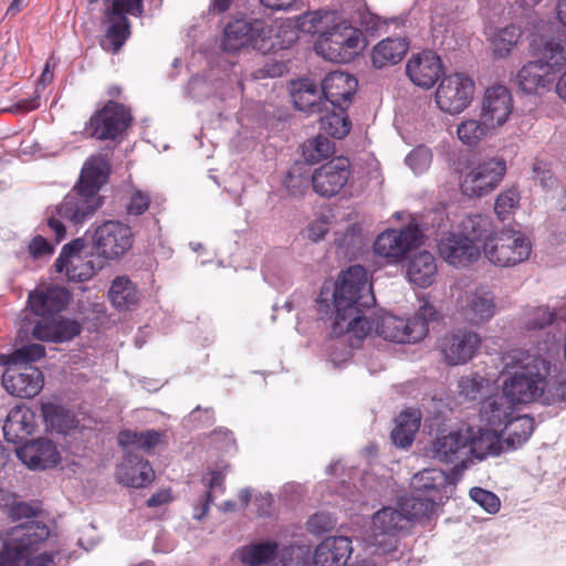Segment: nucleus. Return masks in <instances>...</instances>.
Masks as SVG:
<instances>
[{
	"mask_svg": "<svg viewBox=\"0 0 566 566\" xmlns=\"http://www.w3.org/2000/svg\"><path fill=\"white\" fill-rule=\"evenodd\" d=\"M422 233L417 224L381 232L375 243L374 251L389 263H398L408 252L421 243Z\"/></svg>",
	"mask_w": 566,
	"mask_h": 566,
	"instance_id": "obj_10",
	"label": "nucleus"
},
{
	"mask_svg": "<svg viewBox=\"0 0 566 566\" xmlns=\"http://www.w3.org/2000/svg\"><path fill=\"white\" fill-rule=\"evenodd\" d=\"M81 331L82 326L77 321L59 317L40 321L33 327L32 335L42 342L63 343L73 339Z\"/></svg>",
	"mask_w": 566,
	"mask_h": 566,
	"instance_id": "obj_27",
	"label": "nucleus"
},
{
	"mask_svg": "<svg viewBox=\"0 0 566 566\" xmlns=\"http://www.w3.org/2000/svg\"><path fill=\"white\" fill-rule=\"evenodd\" d=\"M210 480L208 484V490L202 495L199 504L196 506V511L200 509L199 513H195V518L201 520L209 512L210 504L213 502L212 490L219 489L220 491H224V475L219 471H212L210 473Z\"/></svg>",
	"mask_w": 566,
	"mask_h": 566,
	"instance_id": "obj_56",
	"label": "nucleus"
},
{
	"mask_svg": "<svg viewBox=\"0 0 566 566\" xmlns=\"http://www.w3.org/2000/svg\"><path fill=\"white\" fill-rule=\"evenodd\" d=\"M70 300L71 294L69 290L63 286L51 285L31 292L28 297V304L36 316L46 319L49 316L64 311Z\"/></svg>",
	"mask_w": 566,
	"mask_h": 566,
	"instance_id": "obj_22",
	"label": "nucleus"
},
{
	"mask_svg": "<svg viewBox=\"0 0 566 566\" xmlns=\"http://www.w3.org/2000/svg\"><path fill=\"white\" fill-rule=\"evenodd\" d=\"M375 295L364 266L352 265L340 272L335 283L333 304L335 317L333 333H354L358 338L369 334L373 324L364 316V308L375 304Z\"/></svg>",
	"mask_w": 566,
	"mask_h": 566,
	"instance_id": "obj_1",
	"label": "nucleus"
},
{
	"mask_svg": "<svg viewBox=\"0 0 566 566\" xmlns=\"http://www.w3.org/2000/svg\"><path fill=\"white\" fill-rule=\"evenodd\" d=\"M520 202V193L515 188L502 191L494 206V211L501 220H505L510 214L514 213Z\"/></svg>",
	"mask_w": 566,
	"mask_h": 566,
	"instance_id": "obj_55",
	"label": "nucleus"
},
{
	"mask_svg": "<svg viewBox=\"0 0 566 566\" xmlns=\"http://www.w3.org/2000/svg\"><path fill=\"white\" fill-rule=\"evenodd\" d=\"M408 48L409 43L403 38H386L373 49V65L376 69L396 65L403 59Z\"/></svg>",
	"mask_w": 566,
	"mask_h": 566,
	"instance_id": "obj_33",
	"label": "nucleus"
},
{
	"mask_svg": "<svg viewBox=\"0 0 566 566\" xmlns=\"http://www.w3.org/2000/svg\"><path fill=\"white\" fill-rule=\"evenodd\" d=\"M552 73H517V84L526 94H541L552 83L548 78Z\"/></svg>",
	"mask_w": 566,
	"mask_h": 566,
	"instance_id": "obj_53",
	"label": "nucleus"
},
{
	"mask_svg": "<svg viewBox=\"0 0 566 566\" xmlns=\"http://www.w3.org/2000/svg\"><path fill=\"white\" fill-rule=\"evenodd\" d=\"M6 370L2 375V385L12 396L19 398H33L44 386L42 371L29 364H2Z\"/></svg>",
	"mask_w": 566,
	"mask_h": 566,
	"instance_id": "obj_14",
	"label": "nucleus"
},
{
	"mask_svg": "<svg viewBox=\"0 0 566 566\" xmlns=\"http://www.w3.org/2000/svg\"><path fill=\"white\" fill-rule=\"evenodd\" d=\"M480 345L479 334L462 328L446 334L439 342L440 352L450 366L470 361L478 353Z\"/></svg>",
	"mask_w": 566,
	"mask_h": 566,
	"instance_id": "obj_15",
	"label": "nucleus"
},
{
	"mask_svg": "<svg viewBox=\"0 0 566 566\" xmlns=\"http://www.w3.org/2000/svg\"><path fill=\"white\" fill-rule=\"evenodd\" d=\"M352 554V541L346 536H334L317 545L313 560L317 566H347Z\"/></svg>",
	"mask_w": 566,
	"mask_h": 566,
	"instance_id": "obj_26",
	"label": "nucleus"
},
{
	"mask_svg": "<svg viewBox=\"0 0 566 566\" xmlns=\"http://www.w3.org/2000/svg\"><path fill=\"white\" fill-rule=\"evenodd\" d=\"M548 399L552 403H564L566 406V377H560L554 381L548 389Z\"/></svg>",
	"mask_w": 566,
	"mask_h": 566,
	"instance_id": "obj_64",
	"label": "nucleus"
},
{
	"mask_svg": "<svg viewBox=\"0 0 566 566\" xmlns=\"http://www.w3.org/2000/svg\"><path fill=\"white\" fill-rule=\"evenodd\" d=\"M290 95L294 107L307 115L322 113L327 107L322 84L307 75L290 82Z\"/></svg>",
	"mask_w": 566,
	"mask_h": 566,
	"instance_id": "obj_21",
	"label": "nucleus"
},
{
	"mask_svg": "<svg viewBox=\"0 0 566 566\" xmlns=\"http://www.w3.org/2000/svg\"><path fill=\"white\" fill-rule=\"evenodd\" d=\"M421 416L417 410H405L396 418V426L391 431L392 442L400 447H409L419 430Z\"/></svg>",
	"mask_w": 566,
	"mask_h": 566,
	"instance_id": "obj_40",
	"label": "nucleus"
},
{
	"mask_svg": "<svg viewBox=\"0 0 566 566\" xmlns=\"http://www.w3.org/2000/svg\"><path fill=\"white\" fill-rule=\"evenodd\" d=\"M101 206L99 196L90 195L74 187L56 207V214L73 224H82L91 219Z\"/></svg>",
	"mask_w": 566,
	"mask_h": 566,
	"instance_id": "obj_20",
	"label": "nucleus"
},
{
	"mask_svg": "<svg viewBox=\"0 0 566 566\" xmlns=\"http://www.w3.org/2000/svg\"><path fill=\"white\" fill-rule=\"evenodd\" d=\"M376 333L394 343H417L426 337V329L420 321L401 318L391 314L380 316L376 322Z\"/></svg>",
	"mask_w": 566,
	"mask_h": 566,
	"instance_id": "obj_17",
	"label": "nucleus"
},
{
	"mask_svg": "<svg viewBox=\"0 0 566 566\" xmlns=\"http://www.w3.org/2000/svg\"><path fill=\"white\" fill-rule=\"evenodd\" d=\"M468 449L465 431H453L436 439L432 446L434 458L447 463H453L460 459Z\"/></svg>",
	"mask_w": 566,
	"mask_h": 566,
	"instance_id": "obj_35",
	"label": "nucleus"
},
{
	"mask_svg": "<svg viewBox=\"0 0 566 566\" xmlns=\"http://www.w3.org/2000/svg\"><path fill=\"white\" fill-rule=\"evenodd\" d=\"M45 355V348L41 344H28L8 356H0V364H29L39 360Z\"/></svg>",
	"mask_w": 566,
	"mask_h": 566,
	"instance_id": "obj_51",
	"label": "nucleus"
},
{
	"mask_svg": "<svg viewBox=\"0 0 566 566\" xmlns=\"http://www.w3.org/2000/svg\"><path fill=\"white\" fill-rule=\"evenodd\" d=\"M437 262L428 251L416 253L408 262L407 274L411 283L419 287L430 286L437 275Z\"/></svg>",
	"mask_w": 566,
	"mask_h": 566,
	"instance_id": "obj_34",
	"label": "nucleus"
},
{
	"mask_svg": "<svg viewBox=\"0 0 566 566\" xmlns=\"http://www.w3.org/2000/svg\"><path fill=\"white\" fill-rule=\"evenodd\" d=\"M326 104L349 106L358 87V80L352 73H327L322 80Z\"/></svg>",
	"mask_w": 566,
	"mask_h": 566,
	"instance_id": "obj_25",
	"label": "nucleus"
},
{
	"mask_svg": "<svg viewBox=\"0 0 566 566\" xmlns=\"http://www.w3.org/2000/svg\"><path fill=\"white\" fill-rule=\"evenodd\" d=\"M566 62V50L559 43L547 42L533 53L530 61V67H548L553 71L555 67H562Z\"/></svg>",
	"mask_w": 566,
	"mask_h": 566,
	"instance_id": "obj_43",
	"label": "nucleus"
},
{
	"mask_svg": "<svg viewBox=\"0 0 566 566\" xmlns=\"http://www.w3.org/2000/svg\"><path fill=\"white\" fill-rule=\"evenodd\" d=\"M149 205V195L139 189H135L128 197L125 205L126 213L129 216H140L148 210Z\"/></svg>",
	"mask_w": 566,
	"mask_h": 566,
	"instance_id": "obj_61",
	"label": "nucleus"
},
{
	"mask_svg": "<svg viewBox=\"0 0 566 566\" xmlns=\"http://www.w3.org/2000/svg\"><path fill=\"white\" fill-rule=\"evenodd\" d=\"M439 255L454 268L468 266L480 256V248L459 232H446L438 242Z\"/></svg>",
	"mask_w": 566,
	"mask_h": 566,
	"instance_id": "obj_18",
	"label": "nucleus"
},
{
	"mask_svg": "<svg viewBox=\"0 0 566 566\" xmlns=\"http://www.w3.org/2000/svg\"><path fill=\"white\" fill-rule=\"evenodd\" d=\"M277 553L276 543H259L243 547L239 552L240 560L248 566H260L275 558Z\"/></svg>",
	"mask_w": 566,
	"mask_h": 566,
	"instance_id": "obj_46",
	"label": "nucleus"
},
{
	"mask_svg": "<svg viewBox=\"0 0 566 566\" xmlns=\"http://www.w3.org/2000/svg\"><path fill=\"white\" fill-rule=\"evenodd\" d=\"M106 30L101 46L107 51L116 53L120 50L130 34V27L127 17L112 15L105 12Z\"/></svg>",
	"mask_w": 566,
	"mask_h": 566,
	"instance_id": "obj_37",
	"label": "nucleus"
},
{
	"mask_svg": "<svg viewBox=\"0 0 566 566\" xmlns=\"http://www.w3.org/2000/svg\"><path fill=\"white\" fill-rule=\"evenodd\" d=\"M352 176V166L347 158L332 159L312 174L313 190L322 198H332L340 193Z\"/></svg>",
	"mask_w": 566,
	"mask_h": 566,
	"instance_id": "obj_13",
	"label": "nucleus"
},
{
	"mask_svg": "<svg viewBox=\"0 0 566 566\" xmlns=\"http://www.w3.org/2000/svg\"><path fill=\"white\" fill-rule=\"evenodd\" d=\"M111 303L118 310H129L139 301L136 285L126 275L113 280L108 291Z\"/></svg>",
	"mask_w": 566,
	"mask_h": 566,
	"instance_id": "obj_41",
	"label": "nucleus"
},
{
	"mask_svg": "<svg viewBox=\"0 0 566 566\" xmlns=\"http://www.w3.org/2000/svg\"><path fill=\"white\" fill-rule=\"evenodd\" d=\"M483 251L494 265L513 266L530 256L531 242L520 231L503 230L485 241Z\"/></svg>",
	"mask_w": 566,
	"mask_h": 566,
	"instance_id": "obj_8",
	"label": "nucleus"
},
{
	"mask_svg": "<svg viewBox=\"0 0 566 566\" xmlns=\"http://www.w3.org/2000/svg\"><path fill=\"white\" fill-rule=\"evenodd\" d=\"M535 428L534 419L527 415L511 416L502 429L505 436L506 450H514L524 444L532 436Z\"/></svg>",
	"mask_w": 566,
	"mask_h": 566,
	"instance_id": "obj_36",
	"label": "nucleus"
},
{
	"mask_svg": "<svg viewBox=\"0 0 566 566\" xmlns=\"http://www.w3.org/2000/svg\"><path fill=\"white\" fill-rule=\"evenodd\" d=\"M470 496L476 504H479L490 514L497 513L501 507V501L499 496L491 491L481 488H472L470 490Z\"/></svg>",
	"mask_w": 566,
	"mask_h": 566,
	"instance_id": "obj_59",
	"label": "nucleus"
},
{
	"mask_svg": "<svg viewBox=\"0 0 566 566\" xmlns=\"http://www.w3.org/2000/svg\"><path fill=\"white\" fill-rule=\"evenodd\" d=\"M83 248V240L75 239L62 248L59 258L54 262L55 271L57 273L65 272L67 280L71 282L88 281L103 268L102 261L82 256Z\"/></svg>",
	"mask_w": 566,
	"mask_h": 566,
	"instance_id": "obj_12",
	"label": "nucleus"
},
{
	"mask_svg": "<svg viewBox=\"0 0 566 566\" xmlns=\"http://www.w3.org/2000/svg\"><path fill=\"white\" fill-rule=\"evenodd\" d=\"M506 172V163L501 157H489L474 164L460 184L461 190L469 197H482L492 192Z\"/></svg>",
	"mask_w": 566,
	"mask_h": 566,
	"instance_id": "obj_9",
	"label": "nucleus"
},
{
	"mask_svg": "<svg viewBox=\"0 0 566 566\" xmlns=\"http://www.w3.org/2000/svg\"><path fill=\"white\" fill-rule=\"evenodd\" d=\"M107 14L140 17L143 13L142 0H112L111 6L105 9Z\"/></svg>",
	"mask_w": 566,
	"mask_h": 566,
	"instance_id": "obj_60",
	"label": "nucleus"
},
{
	"mask_svg": "<svg viewBox=\"0 0 566 566\" xmlns=\"http://www.w3.org/2000/svg\"><path fill=\"white\" fill-rule=\"evenodd\" d=\"M513 405L504 394L488 397L482 401L481 417L488 424L497 430V428L505 426V422L513 415Z\"/></svg>",
	"mask_w": 566,
	"mask_h": 566,
	"instance_id": "obj_39",
	"label": "nucleus"
},
{
	"mask_svg": "<svg viewBox=\"0 0 566 566\" xmlns=\"http://www.w3.org/2000/svg\"><path fill=\"white\" fill-rule=\"evenodd\" d=\"M419 69L442 71L441 57L432 50H423L412 54L407 62L406 71H417Z\"/></svg>",
	"mask_w": 566,
	"mask_h": 566,
	"instance_id": "obj_54",
	"label": "nucleus"
},
{
	"mask_svg": "<svg viewBox=\"0 0 566 566\" xmlns=\"http://www.w3.org/2000/svg\"><path fill=\"white\" fill-rule=\"evenodd\" d=\"M407 518L400 510L385 506L378 510L371 518L374 543L386 552L396 549L397 536L407 530Z\"/></svg>",
	"mask_w": 566,
	"mask_h": 566,
	"instance_id": "obj_16",
	"label": "nucleus"
},
{
	"mask_svg": "<svg viewBox=\"0 0 566 566\" xmlns=\"http://www.w3.org/2000/svg\"><path fill=\"white\" fill-rule=\"evenodd\" d=\"M42 416L48 426L59 432H64L73 426V418L63 407L48 402L41 405Z\"/></svg>",
	"mask_w": 566,
	"mask_h": 566,
	"instance_id": "obj_50",
	"label": "nucleus"
},
{
	"mask_svg": "<svg viewBox=\"0 0 566 566\" xmlns=\"http://www.w3.org/2000/svg\"><path fill=\"white\" fill-rule=\"evenodd\" d=\"M35 427V413L27 406H15L4 420L3 436L8 442L17 444L31 436Z\"/></svg>",
	"mask_w": 566,
	"mask_h": 566,
	"instance_id": "obj_28",
	"label": "nucleus"
},
{
	"mask_svg": "<svg viewBox=\"0 0 566 566\" xmlns=\"http://www.w3.org/2000/svg\"><path fill=\"white\" fill-rule=\"evenodd\" d=\"M468 449L476 459H485L489 455H499L503 450L504 441L496 429L479 428L476 431L465 430Z\"/></svg>",
	"mask_w": 566,
	"mask_h": 566,
	"instance_id": "obj_30",
	"label": "nucleus"
},
{
	"mask_svg": "<svg viewBox=\"0 0 566 566\" xmlns=\"http://www.w3.org/2000/svg\"><path fill=\"white\" fill-rule=\"evenodd\" d=\"M133 123L132 111L123 103L107 101L97 109L85 126L86 134L97 140L122 138Z\"/></svg>",
	"mask_w": 566,
	"mask_h": 566,
	"instance_id": "obj_6",
	"label": "nucleus"
},
{
	"mask_svg": "<svg viewBox=\"0 0 566 566\" xmlns=\"http://www.w3.org/2000/svg\"><path fill=\"white\" fill-rule=\"evenodd\" d=\"M438 504L434 497H428L416 494L412 491V495L405 497L399 502L400 512L407 518V525L413 520H419L424 516H429L434 511V506Z\"/></svg>",
	"mask_w": 566,
	"mask_h": 566,
	"instance_id": "obj_45",
	"label": "nucleus"
},
{
	"mask_svg": "<svg viewBox=\"0 0 566 566\" xmlns=\"http://www.w3.org/2000/svg\"><path fill=\"white\" fill-rule=\"evenodd\" d=\"M329 19L328 13L307 12L297 19V27L304 33L318 34L322 38V34L328 30L327 22Z\"/></svg>",
	"mask_w": 566,
	"mask_h": 566,
	"instance_id": "obj_52",
	"label": "nucleus"
},
{
	"mask_svg": "<svg viewBox=\"0 0 566 566\" xmlns=\"http://www.w3.org/2000/svg\"><path fill=\"white\" fill-rule=\"evenodd\" d=\"M334 150V143L327 137L318 135L305 143L303 155L306 161L316 164L331 157Z\"/></svg>",
	"mask_w": 566,
	"mask_h": 566,
	"instance_id": "obj_49",
	"label": "nucleus"
},
{
	"mask_svg": "<svg viewBox=\"0 0 566 566\" xmlns=\"http://www.w3.org/2000/svg\"><path fill=\"white\" fill-rule=\"evenodd\" d=\"M513 111V99L504 85H493L485 90L481 102L480 118L494 129L503 126Z\"/></svg>",
	"mask_w": 566,
	"mask_h": 566,
	"instance_id": "obj_19",
	"label": "nucleus"
},
{
	"mask_svg": "<svg viewBox=\"0 0 566 566\" xmlns=\"http://www.w3.org/2000/svg\"><path fill=\"white\" fill-rule=\"evenodd\" d=\"M108 174V160L101 155L92 156L85 161L75 188L93 196H99V189L106 182Z\"/></svg>",
	"mask_w": 566,
	"mask_h": 566,
	"instance_id": "obj_31",
	"label": "nucleus"
},
{
	"mask_svg": "<svg viewBox=\"0 0 566 566\" xmlns=\"http://www.w3.org/2000/svg\"><path fill=\"white\" fill-rule=\"evenodd\" d=\"M474 91L475 83L468 73H441L434 99L442 112L460 114L471 104Z\"/></svg>",
	"mask_w": 566,
	"mask_h": 566,
	"instance_id": "obj_7",
	"label": "nucleus"
},
{
	"mask_svg": "<svg viewBox=\"0 0 566 566\" xmlns=\"http://www.w3.org/2000/svg\"><path fill=\"white\" fill-rule=\"evenodd\" d=\"M29 253L33 259L52 255L54 247L42 235H35L29 243Z\"/></svg>",
	"mask_w": 566,
	"mask_h": 566,
	"instance_id": "obj_63",
	"label": "nucleus"
},
{
	"mask_svg": "<svg viewBox=\"0 0 566 566\" xmlns=\"http://www.w3.org/2000/svg\"><path fill=\"white\" fill-rule=\"evenodd\" d=\"M486 384L488 380L478 374L462 376L459 380L460 395L469 400H476Z\"/></svg>",
	"mask_w": 566,
	"mask_h": 566,
	"instance_id": "obj_58",
	"label": "nucleus"
},
{
	"mask_svg": "<svg viewBox=\"0 0 566 566\" xmlns=\"http://www.w3.org/2000/svg\"><path fill=\"white\" fill-rule=\"evenodd\" d=\"M17 455L32 470L53 468L60 462V453L55 444L44 438L25 442L17 449Z\"/></svg>",
	"mask_w": 566,
	"mask_h": 566,
	"instance_id": "obj_23",
	"label": "nucleus"
},
{
	"mask_svg": "<svg viewBox=\"0 0 566 566\" xmlns=\"http://www.w3.org/2000/svg\"><path fill=\"white\" fill-rule=\"evenodd\" d=\"M132 229L119 221H105L98 226L93 235V247L98 256L117 260L133 245Z\"/></svg>",
	"mask_w": 566,
	"mask_h": 566,
	"instance_id": "obj_11",
	"label": "nucleus"
},
{
	"mask_svg": "<svg viewBox=\"0 0 566 566\" xmlns=\"http://www.w3.org/2000/svg\"><path fill=\"white\" fill-rule=\"evenodd\" d=\"M491 129L494 128L486 120L467 119L459 124L457 133L463 144L475 146Z\"/></svg>",
	"mask_w": 566,
	"mask_h": 566,
	"instance_id": "obj_48",
	"label": "nucleus"
},
{
	"mask_svg": "<svg viewBox=\"0 0 566 566\" xmlns=\"http://www.w3.org/2000/svg\"><path fill=\"white\" fill-rule=\"evenodd\" d=\"M118 481L130 488H145L155 479L153 467L147 460L127 454L125 461L117 468Z\"/></svg>",
	"mask_w": 566,
	"mask_h": 566,
	"instance_id": "obj_29",
	"label": "nucleus"
},
{
	"mask_svg": "<svg viewBox=\"0 0 566 566\" xmlns=\"http://www.w3.org/2000/svg\"><path fill=\"white\" fill-rule=\"evenodd\" d=\"M273 28L260 19H238L224 29L222 45L226 51L235 52L252 46L263 53L274 49Z\"/></svg>",
	"mask_w": 566,
	"mask_h": 566,
	"instance_id": "obj_4",
	"label": "nucleus"
},
{
	"mask_svg": "<svg viewBox=\"0 0 566 566\" xmlns=\"http://www.w3.org/2000/svg\"><path fill=\"white\" fill-rule=\"evenodd\" d=\"M333 526L334 522L331 515L323 512L313 514L306 523L307 531L315 535L327 533L333 528Z\"/></svg>",
	"mask_w": 566,
	"mask_h": 566,
	"instance_id": "obj_62",
	"label": "nucleus"
},
{
	"mask_svg": "<svg viewBox=\"0 0 566 566\" xmlns=\"http://www.w3.org/2000/svg\"><path fill=\"white\" fill-rule=\"evenodd\" d=\"M460 234L469 239L471 242H478L492 238V222L483 214H470L460 222Z\"/></svg>",
	"mask_w": 566,
	"mask_h": 566,
	"instance_id": "obj_44",
	"label": "nucleus"
},
{
	"mask_svg": "<svg viewBox=\"0 0 566 566\" xmlns=\"http://www.w3.org/2000/svg\"><path fill=\"white\" fill-rule=\"evenodd\" d=\"M495 310L494 296L490 292L475 291L460 301L459 314L464 322L480 325L489 322Z\"/></svg>",
	"mask_w": 566,
	"mask_h": 566,
	"instance_id": "obj_24",
	"label": "nucleus"
},
{
	"mask_svg": "<svg viewBox=\"0 0 566 566\" xmlns=\"http://www.w3.org/2000/svg\"><path fill=\"white\" fill-rule=\"evenodd\" d=\"M448 484V475L440 469H424L411 479V488L416 494L434 497L438 503L442 501V493Z\"/></svg>",
	"mask_w": 566,
	"mask_h": 566,
	"instance_id": "obj_32",
	"label": "nucleus"
},
{
	"mask_svg": "<svg viewBox=\"0 0 566 566\" xmlns=\"http://www.w3.org/2000/svg\"><path fill=\"white\" fill-rule=\"evenodd\" d=\"M516 369L503 382V394L513 403H530L539 398L548 385L551 361L539 354L521 353Z\"/></svg>",
	"mask_w": 566,
	"mask_h": 566,
	"instance_id": "obj_3",
	"label": "nucleus"
},
{
	"mask_svg": "<svg viewBox=\"0 0 566 566\" xmlns=\"http://www.w3.org/2000/svg\"><path fill=\"white\" fill-rule=\"evenodd\" d=\"M331 112H326L319 118V129L332 136L333 138L342 139L347 136L352 129V122L346 113L348 106H332Z\"/></svg>",
	"mask_w": 566,
	"mask_h": 566,
	"instance_id": "obj_42",
	"label": "nucleus"
},
{
	"mask_svg": "<svg viewBox=\"0 0 566 566\" xmlns=\"http://www.w3.org/2000/svg\"><path fill=\"white\" fill-rule=\"evenodd\" d=\"M360 30L343 22L327 30L315 44L318 55L333 63H348L361 50Z\"/></svg>",
	"mask_w": 566,
	"mask_h": 566,
	"instance_id": "obj_5",
	"label": "nucleus"
},
{
	"mask_svg": "<svg viewBox=\"0 0 566 566\" xmlns=\"http://www.w3.org/2000/svg\"><path fill=\"white\" fill-rule=\"evenodd\" d=\"M49 535V527L38 521L14 526L0 551V566H54L57 552L34 555Z\"/></svg>",
	"mask_w": 566,
	"mask_h": 566,
	"instance_id": "obj_2",
	"label": "nucleus"
},
{
	"mask_svg": "<svg viewBox=\"0 0 566 566\" xmlns=\"http://www.w3.org/2000/svg\"><path fill=\"white\" fill-rule=\"evenodd\" d=\"M556 318V313L547 306H538L526 313L525 328L528 331L542 329L552 325Z\"/></svg>",
	"mask_w": 566,
	"mask_h": 566,
	"instance_id": "obj_57",
	"label": "nucleus"
},
{
	"mask_svg": "<svg viewBox=\"0 0 566 566\" xmlns=\"http://www.w3.org/2000/svg\"><path fill=\"white\" fill-rule=\"evenodd\" d=\"M164 437V432L155 429L142 432L135 430H122L118 433L117 440L119 446L127 450L128 454H132L133 450L150 452L163 442Z\"/></svg>",
	"mask_w": 566,
	"mask_h": 566,
	"instance_id": "obj_38",
	"label": "nucleus"
},
{
	"mask_svg": "<svg viewBox=\"0 0 566 566\" xmlns=\"http://www.w3.org/2000/svg\"><path fill=\"white\" fill-rule=\"evenodd\" d=\"M522 36V30L515 24L501 29L493 38V55L495 59L505 57Z\"/></svg>",
	"mask_w": 566,
	"mask_h": 566,
	"instance_id": "obj_47",
	"label": "nucleus"
}]
</instances>
